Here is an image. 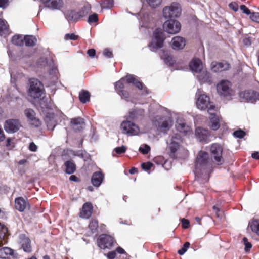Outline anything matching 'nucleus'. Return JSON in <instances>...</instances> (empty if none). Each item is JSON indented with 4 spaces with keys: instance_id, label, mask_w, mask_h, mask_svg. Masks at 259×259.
<instances>
[{
    "instance_id": "obj_1",
    "label": "nucleus",
    "mask_w": 259,
    "mask_h": 259,
    "mask_svg": "<svg viewBox=\"0 0 259 259\" xmlns=\"http://www.w3.org/2000/svg\"><path fill=\"white\" fill-rule=\"evenodd\" d=\"M130 83L135 85L139 89L143 90V94L147 93V89L143 87L141 82L138 81L133 75H127L115 83V90L122 98L126 99L129 97V93L124 89L127 88V85Z\"/></svg>"
},
{
    "instance_id": "obj_2",
    "label": "nucleus",
    "mask_w": 259,
    "mask_h": 259,
    "mask_svg": "<svg viewBox=\"0 0 259 259\" xmlns=\"http://www.w3.org/2000/svg\"><path fill=\"white\" fill-rule=\"evenodd\" d=\"M212 168L211 163L209 159L208 154L204 151H200L197 155L195 174L199 177L201 175H204L207 179Z\"/></svg>"
},
{
    "instance_id": "obj_3",
    "label": "nucleus",
    "mask_w": 259,
    "mask_h": 259,
    "mask_svg": "<svg viewBox=\"0 0 259 259\" xmlns=\"http://www.w3.org/2000/svg\"><path fill=\"white\" fill-rule=\"evenodd\" d=\"M138 112L142 114L143 111L139 110ZM137 114L138 111L133 110L130 112L127 116V120L122 122L120 125V128L123 134H126L128 136H136L138 135L140 133L139 127L135 123L128 120V119H135L137 118Z\"/></svg>"
},
{
    "instance_id": "obj_4",
    "label": "nucleus",
    "mask_w": 259,
    "mask_h": 259,
    "mask_svg": "<svg viewBox=\"0 0 259 259\" xmlns=\"http://www.w3.org/2000/svg\"><path fill=\"white\" fill-rule=\"evenodd\" d=\"M182 13V8L179 3L173 2L170 5L165 6L162 10V15L165 19L178 18Z\"/></svg>"
},
{
    "instance_id": "obj_5",
    "label": "nucleus",
    "mask_w": 259,
    "mask_h": 259,
    "mask_svg": "<svg viewBox=\"0 0 259 259\" xmlns=\"http://www.w3.org/2000/svg\"><path fill=\"white\" fill-rule=\"evenodd\" d=\"M44 85L37 79L32 78L29 80V95L34 98H40L44 93Z\"/></svg>"
},
{
    "instance_id": "obj_6",
    "label": "nucleus",
    "mask_w": 259,
    "mask_h": 259,
    "mask_svg": "<svg viewBox=\"0 0 259 259\" xmlns=\"http://www.w3.org/2000/svg\"><path fill=\"white\" fill-rule=\"evenodd\" d=\"M222 146L218 143L212 144L210 148L211 157L214 163L217 165H222L224 163V158L222 156Z\"/></svg>"
},
{
    "instance_id": "obj_7",
    "label": "nucleus",
    "mask_w": 259,
    "mask_h": 259,
    "mask_svg": "<svg viewBox=\"0 0 259 259\" xmlns=\"http://www.w3.org/2000/svg\"><path fill=\"white\" fill-rule=\"evenodd\" d=\"M153 125L161 132H166L172 125V120L169 117H156L153 120Z\"/></svg>"
},
{
    "instance_id": "obj_8",
    "label": "nucleus",
    "mask_w": 259,
    "mask_h": 259,
    "mask_svg": "<svg viewBox=\"0 0 259 259\" xmlns=\"http://www.w3.org/2000/svg\"><path fill=\"white\" fill-rule=\"evenodd\" d=\"M163 41V33L161 30L156 29L153 32V38L148 46L151 51H154L162 47Z\"/></svg>"
},
{
    "instance_id": "obj_9",
    "label": "nucleus",
    "mask_w": 259,
    "mask_h": 259,
    "mask_svg": "<svg viewBox=\"0 0 259 259\" xmlns=\"http://www.w3.org/2000/svg\"><path fill=\"white\" fill-rule=\"evenodd\" d=\"M181 28L180 23L178 20L172 19L166 20L163 24V30L171 34H175L179 32Z\"/></svg>"
},
{
    "instance_id": "obj_10",
    "label": "nucleus",
    "mask_w": 259,
    "mask_h": 259,
    "mask_svg": "<svg viewBox=\"0 0 259 259\" xmlns=\"http://www.w3.org/2000/svg\"><path fill=\"white\" fill-rule=\"evenodd\" d=\"M217 90L219 94L224 97L231 96L233 94L231 83L228 80H221L217 85Z\"/></svg>"
},
{
    "instance_id": "obj_11",
    "label": "nucleus",
    "mask_w": 259,
    "mask_h": 259,
    "mask_svg": "<svg viewBox=\"0 0 259 259\" xmlns=\"http://www.w3.org/2000/svg\"><path fill=\"white\" fill-rule=\"evenodd\" d=\"M197 97L196 106L197 108L201 110H204L208 107L211 103L209 97L204 93H202L200 91H198L196 94Z\"/></svg>"
},
{
    "instance_id": "obj_12",
    "label": "nucleus",
    "mask_w": 259,
    "mask_h": 259,
    "mask_svg": "<svg viewBox=\"0 0 259 259\" xmlns=\"http://www.w3.org/2000/svg\"><path fill=\"white\" fill-rule=\"evenodd\" d=\"M182 138L180 134H175L172 135L167 141L168 148L171 153L175 154L180 147Z\"/></svg>"
},
{
    "instance_id": "obj_13",
    "label": "nucleus",
    "mask_w": 259,
    "mask_h": 259,
    "mask_svg": "<svg viewBox=\"0 0 259 259\" xmlns=\"http://www.w3.org/2000/svg\"><path fill=\"white\" fill-rule=\"evenodd\" d=\"M114 238L110 235L102 234L98 240V246L102 249L110 248L114 243Z\"/></svg>"
},
{
    "instance_id": "obj_14",
    "label": "nucleus",
    "mask_w": 259,
    "mask_h": 259,
    "mask_svg": "<svg viewBox=\"0 0 259 259\" xmlns=\"http://www.w3.org/2000/svg\"><path fill=\"white\" fill-rule=\"evenodd\" d=\"M239 97L244 101L252 103L259 99V93L253 90H247L240 93Z\"/></svg>"
},
{
    "instance_id": "obj_15",
    "label": "nucleus",
    "mask_w": 259,
    "mask_h": 259,
    "mask_svg": "<svg viewBox=\"0 0 259 259\" xmlns=\"http://www.w3.org/2000/svg\"><path fill=\"white\" fill-rule=\"evenodd\" d=\"M21 127V124L17 119H9L7 120L4 124L5 131L10 133L16 132Z\"/></svg>"
},
{
    "instance_id": "obj_16",
    "label": "nucleus",
    "mask_w": 259,
    "mask_h": 259,
    "mask_svg": "<svg viewBox=\"0 0 259 259\" xmlns=\"http://www.w3.org/2000/svg\"><path fill=\"white\" fill-rule=\"evenodd\" d=\"M45 6L53 10H61L64 6L63 0H40Z\"/></svg>"
},
{
    "instance_id": "obj_17",
    "label": "nucleus",
    "mask_w": 259,
    "mask_h": 259,
    "mask_svg": "<svg viewBox=\"0 0 259 259\" xmlns=\"http://www.w3.org/2000/svg\"><path fill=\"white\" fill-rule=\"evenodd\" d=\"M230 64L226 61L221 62H212L211 64V69L213 72H221L227 70L230 68Z\"/></svg>"
},
{
    "instance_id": "obj_18",
    "label": "nucleus",
    "mask_w": 259,
    "mask_h": 259,
    "mask_svg": "<svg viewBox=\"0 0 259 259\" xmlns=\"http://www.w3.org/2000/svg\"><path fill=\"white\" fill-rule=\"evenodd\" d=\"M19 239V243L21 248L26 252H31L32 248L30 239L24 234H21Z\"/></svg>"
},
{
    "instance_id": "obj_19",
    "label": "nucleus",
    "mask_w": 259,
    "mask_h": 259,
    "mask_svg": "<svg viewBox=\"0 0 259 259\" xmlns=\"http://www.w3.org/2000/svg\"><path fill=\"white\" fill-rule=\"evenodd\" d=\"M186 45L185 39L180 36L174 37L171 41V46L175 50H179L183 49Z\"/></svg>"
},
{
    "instance_id": "obj_20",
    "label": "nucleus",
    "mask_w": 259,
    "mask_h": 259,
    "mask_svg": "<svg viewBox=\"0 0 259 259\" xmlns=\"http://www.w3.org/2000/svg\"><path fill=\"white\" fill-rule=\"evenodd\" d=\"M190 68L194 73L200 72L204 68L201 61L197 58L193 59L191 61L190 63Z\"/></svg>"
},
{
    "instance_id": "obj_21",
    "label": "nucleus",
    "mask_w": 259,
    "mask_h": 259,
    "mask_svg": "<svg viewBox=\"0 0 259 259\" xmlns=\"http://www.w3.org/2000/svg\"><path fill=\"white\" fill-rule=\"evenodd\" d=\"M177 130L180 133H184L186 135H189L191 132V127L186 125L183 120H178L176 124Z\"/></svg>"
},
{
    "instance_id": "obj_22",
    "label": "nucleus",
    "mask_w": 259,
    "mask_h": 259,
    "mask_svg": "<svg viewBox=\"0 0 259 259\" xmlns=\"http://www.w3.org/2000/svg\"><path fill=\"white\" fill-rule=\"evenodd\" d=\"M209 134V132L207 130L201 127H197L196 128L195 136L200 141H206Z\"/></svg>"
},
{
    "instance_id": "obj_23",
    "label": "nucleus",
    "mask_w": 259,
    "mask_h": 259,
    "mask_svg": "<svg viewBox=\"0 0 259 259\" xmlns=\"http://www.w3.org/2000/svg\"><path fill=\"white\" fill-rule=\"evenodd\" d=\"M93 206L91 203L87 202L82 206V210L80 213V217L88 219L91 217L92 213Z\"/></svg>"
},
{
    "instance_id": "obj_24",
    "label": "nucleus",
    "mask_w": 259,
    "mask_h": 259,
    "mask_svg": "<svg viewBox=\"0 0 259 259\" xmlns=\"http://www.w3.org/2000/svg\"><path fill=\"white\" fill-rule=\"evenodd\" d=\"M196 74H197L196 77L200 82H206L210 81V74L205 68H204Z\"/></svg>"
},
{
    "instance_id": "obj_25",
    "label": "nucleus",
    "mask_w": 259,
    "mask_h": 259,
    "mask_svg": "<svg viewBox=\"0 0 259 259\" xmlns=\"http://www.w3.org/2000/svg\"><path fill=\"white\" fill-rule=\"evenodd\" d=\"M71 123L73 128L76 131H80L85 126L84 120L80 117L72 119Z\"/></svg>"
},
{
    "instance_id": "obj_26",
    "label": "nucleus",
    "mask_w": 259,
    "mask_h": 259,
    "mask_svg": "<svg viewBox=\"0 0 259 259\" xmlns=\"http://www.w3.org/2000/svg\"><path fill=\"white\" fill-rule=\"evenodd\" d=\"M15 207L19 211H23L28 205V203L22 197H19L15 199Z\"/></svg>"
},
{
    "instance_id": "obj_27",
    "label": "nucleus",
    "mask_w": 259,
    "mask_h": 259,
    "mask_svg": "<svg viewBox=\"0 0 259 259\" xmlns=\"http://www.w3.org/2000/svg\"><path fill=\"white\" fill-rule=\"evenodd\" d=\"M14 254V250L9 247H5L0 249V257L3 259H9Z\"/></svg>"
},
{
    "instance_id": "obj_28",
    "label": "nucleus",
    "mask_w": 259,
    "mask_h": 259,
    "mask_svg": "<svg viewBox=\"0 0 259 259\" xmlns=\"http://www.w3.org/2000/svg\"><path fill=\"white\" fill-rule=\"evenodd\" d=\"M103 179V175L101 172H95L92 178V183L95 186H99Z\"/></svg>"
},
{
    "instance_id": "obj_29",
    "label": "nucleus",
    "mask_w": 259,
    "mask_h": 259,
    "mask_svg": "<svg viewBox=\"0 0 259 259\" xmlns=\"http://www.w3.org/2000/svg\"><path fill=\"white\" fill-rule=\"evenodd\" d=\"M47 127L49 130H53L56 126V121L54 118V115L50 114L46 116L45 119Z\"/></svg>"
},
{
    "instance_id": "obj_30",
    "label": "nucleus",
    "mask_w": 259,
    "mask_h": 259,
    "mask_svg": "<svg viewBox=\"0 0 259 259\" xmlns=\"http://www.w3.org/2000/svg\"><path fill=\"white\" fill-rule=\"evenodd\" d=\"M8 235V229L4 225L0 223V246L5 243V238Z\"/></svg>"
},
{
    "instance_id": "obj_31",
    "label": "nucleus",
    "mask_w": 259,
    "mask_h": 259,
    "mask_svg": "<svg viewBox=\"0 0 259 259\" xmlns=\"http://www.w3.org/2000/svg\"><path fill=\"white\" fill-rule=\"evenodd\" d=\"M64 165L66 167V172L68 174H72L76 170V165L72 161H67L65 162Z\"/></svg>"
},
{
    "instance_id": "obj_32",
    "label": "nucleus",
    "mask_w": 259,
    "mask_h": 259,
    "mask_svg": "<svg viewBox=\"0 0 259 259\" xmlns=\"http://www.w3.org/2000/svg\"><path fill=\"white\" fill-rule=\"evenodd\" d=\"M26 46H34L36 42L37 38L33 35H27L23 38V41Z\"/></svg>"
},
{
    "instance_id": "obj_33",
    "label": "nucleus",
    "mask_w": 259,
    "mask_h": 259,
    "mask_svg": "<svg viewBox=\"0 0 259 259\" xmlns=\"http://www.w3.org/2000/svg\"><path fill=\"white\" fill-rule=\"evenodd\" d=\"M210 127L213 130H218L220 126V120L218 116H214L213 117H210Z\"/></svg>"
},
{
    "instance_id": "obj_34",
    "label": "nucleus",
    "mask_w": 259,
    "mask_h": 259,
    "mask_svg": "<svg viewBox=\"0 0 259 259\" xmlns=\"http://www.w3.org/2000/svg\"><path fill=\"white\" fill-rule=\"evenodd\" d=\"M8 31V25L7 21L0 19V35L6 34Z\"/></svg>"
},
{
    "instance_id": "obj_35",
    "label": "nucleus",
    "mask_w": 259,
    "mask_h": 259,
    "mask_svg": "<svg viewBox=\"0 0 259 259\" xmlns=\"http://www.w3.org/2000/svg\"><path fill=\"white\" fill-rule=\"evenodd\" d=\"M79 100L82 103H85L88 102L90 99V93L89 92L82 90L79 95Z\"/></svg>"
},
{
    "instance_id": "obj_36",
    "label": "nucleus",
    "mask_w": 259,
    "mask_h": 259,
    "mask_svg": "<svg viewBox=\"0 0 259 259\" xmlns=\"http://www.w3.org/2000/svg\"><path fill=\"white\" fill-rule=\"evenodd\" d=\"M98 228V222L95 219H92L89 224V228L91 231V233L93 234L96 233Z\"/></svg>"
},
{
    "instance_id": "obj_37",
    "label": "nucleus",
    "mask_w": 259,
    "mask_h": 259,
    "mask_svg": "<svg viewBox=\"0 0 259 259\" xmlns=\"http://www.w3.org/2000/svg\"><path fill=\"white\" fill-rule=\"evenodd\" d=\"M250 227L253 232L259 236V220L253 221L250 224Z\"/></svg>"
},
{
    "instance_id": "obj_38",
    "label": "nucleus",
    "mask_w": 259,
    "mask_h": 259,
    "mask_svg": "<svg viewBox=\"0 0 259 259\" xmlns=\"http://www.w3.org/2000/svg\"><path fill=\"white\" fill-rule=\"evenodd\" d=\"M147 4L151 8H156L159 7L161 3L162 0H145Z\"/></svg>"
},
{
    "instance_id": "obj_39",
    "label": "nucleus",
    "mask_w": 259,
    "mask_h": 259,
    "mask_svg": "<svg viewBox=\"0 0 259 259\" xmlns=\"http://www.w3.org/2000/svg\"><path fill=\"white\" fill-rule=\"evenodd\" d=\"M12 42L15 45L21 46L23 45V38L21 35H15L13 37Z\"/></svg>"
},
{
    "instance_id": "obj_40",
    "label": "nucleus",
    "mask_w": 259,
    "mask_h": 259,
    "mask_svg": "<svg viewBox=\"0 0 259 259\" xmlns=\"http://www.w3.org/2000/svg\"><path fill=\"white\" fill-rule=\"evenodd\" d=\"M65 18L68 20L71 21L76 19L77 14L72 11H68L64 13Z\"/></svg>"
},
{
    "instance_id": "obj_41",
    "label": "nucleus",
    "mask_w": 259,
    "mask_h": 259,
    "mask_svg": "<svg viewBox=\"0 0 259 259\" xmlns=\"http://www.w3.org/2000/svg\"><path fill=\"white\" fill-rule=\"evenodd\" d=\"M24 112L29 121H30L35 117V112L31 109H27L25 110Z\"/></svg>"
},
{
    "instance_id": "obj_42",
    "label": "nucleus",
    "mask_w": 259,
    "mask_h": 259,
    "mask_svg": "<svg viewBox=\"0 0 259 259\" xmlns=\"http://www.w3.org/2000/svg\"><path fill=\"white\" fill-rule=\"evenodd\" d=\"M90 10V7L85 6L82 8V9L77 14L79 17H82L86 16Z\"/></svg>"
},
{
    "instance_id": "obj_43",
    "label": "nucleus",
    "mask_w": 259,
    "mask_h": 259,
    "mask_svg": "<svg viewBox=\"0 0 259 259\" xmlns=\"http://www.w3.org/2000/svg\"><path fill=\"white\" fill-rule=\"evenodd\" d=\"M150 147L147 144L142 145L139 147V151L143 154H147L150 150Z\"/></svg>"
},
{
    "instance_id": "obj_44",
    "label": "nucleus",
    "mask_w": 259,
    "mask_h": 259,
    "mask_svg": "<svg viewBox=\"0 0 259 259\" xmlns=\"http://www.w3.org/2000/svg\"><path fill=\"white\" fill-rule=\"evenodd\" d=\"M207 109H208V112L209 114L210 115V117L217 116L215 113V107L213 105H212L210 103V105H209L208 107L207 108Z\"/></svg>"
},
{
    "instance_id": "obj_45",
    "label": "nucleus",
    "mask_w": 259,
    "mask_h": 259,
    "mask_svg": "<svg viewBox=\"0 0 259 259\" xmlns=\"http://www.w3.org/2000/svg\"><path fill=\"white\" fill-rule=\"evenodd\" d=\"M213 209L215 211L217 217L218 218H222L223 217V211L220 210L218 204H217L213 206Z\"/></svg>"
},
{
    "instance_id": "obj_46",
    "label": "nucleus",
    "mask_w": 259,
    "mask_h": 259,
    "mask_svg": "<svg viewBox=\"0 0 259 259\" xmlns=\"http://www.w3.org/2000/svg\"><path fill=\"white\" fill-rule=\"evenodd\" d=\"M190 245V243L188 242H186L183 245L182 249H180L178 251V253L180 255L184 254L187 250L188 248L189 247Z\"/></svg>"
},
{
    "instance_id": "obj_47",
    "label": "nucleus",
    "mask_w": 259,
    "mask_h": 259,
    "mask_svg": "<svg viewBox=\"0 0 259 259\" xmlns=\"http://www.w3.org/2000/svg\"><path fill=\"white\" fill-rule=\"evenodd\" d=\"M243 242L244 245H245V250L246 252L249 251V250L252 247V244L250 242H248V239L245 237L243 238Z\"/></svg>"
},
{
    "instance_id": "obj_48",
    "label": "nucleus",
    "mask_w": 259,
    "mask_h": 259,
    "mask_svg": "<svg viewBox=\"0 0 259 259\" xmlns=\"http://www.w3.org/2000/svg\"><path fill=\"white\" fill-rule=\"evenodd\" d=\"M233 135L239 138H242L245 135V133L241 130H239L234 132Z\"/></svg>"
},
{
    "instance_id": "obj_49",
    "label": "nucleus",
    "mask_w": 259,
    "mask_h": 259,
    "mask_svg": "<svg viewBox=\"0 0 259 259\" xmlns=\"http://www.w3.org/2000/svg\"><path fill=\"white\" fill-rule=\"evenodd\" d=\"M250 18L253 21L259 23V13H252L250 16Z\"/></svg>"
},
{
    "instance_id": "obj_50",
    "label": "nucleus",
    "mask_w": 259,
    "mask_h": 259,
    "mask_svg": "<svg viewBox=\"0 0 259 259\" xmlns=\"http://www.w3.org/2000/svg\"><path fill=\"white\" fill-rule=\"evenodd\" d=\"M126 148L125 146H122L121 147H118L114 149V151L117 154H120L125 152Z\"/></svg>"
},
{
    "instance_id": "obj_51",
    "label": "nucleus",
    "mask_w": 259,
    "mask_h": 259,
    "mask_svg": "<svg viewBox=\"0 0 259 259\" xmlns=\"http://www.w3.org/2000/svg\"><path fill=\"white\" fill-rule=\"evenodd\" d=\"M30 123L35 127H38L41 124V122L39 119L35 117L32 119L30 121H29Z\"/></svg>"
},
{
    "instance_id": "obj_52",
    "label": "nucleus",
    "mask_w": 259,
    "mask_h": 259,
    "mask_svg": "<svg viewBox=\"0 0 259 259\" xmlns=\"http://www.w3.org/2000/svg\"><path fill=\"white\" fill-rule=\"evenodd\" d=\"M78 38V36L75 35L74 33L72 34H66L64 36L65 40H76Z\"/></svg>"
},
{
    "instance_id": "obj_53",
    "label": "nucleus",
    "mask_w": 259,
    "mask_h": 259,
    "mask_svg": "<svg viewBox=\"0 0 259 259\" xmlns=\"http://www.w3.org/2000/svg\"><path fill=\"white\" fill-rule=\"evenodd\" d=\"M98 20V16L96 14H94L93 15H90L88 18V22L89 23H92L93 22H95Z\"/></svg>"
},
{
    "instance_id": "obj_54",
    "label": "nucleus",
    "mask_w": 259,
    "mask_h": 259,
    "mask_svg": "<svg viewBox=\"0 0 259 259\" xmlns=\"http://www.w3.org/2000/svg\"><path fill=\"white\" fill-rule=\"evenodd\" d=\"M71 154L74 156H77L78 157L83 158L86 153L83 151H71Z\"/></svg>"
},
{
    "instance_id": "obj_55",
    "label": "nucleus",
    "mask_w": 259,
    "mask_h": 259,
    "mask_svg": "<svg viewBox=\"0 0 259 259\" xmlns=\"http://www.w3.org/2000/svg\"><path fill=\"white\" fill-rule=\"evenodd\" d=\"M240 10L242 11L243 13L249 15H251L250 11V10L245 6L244 5H241L240 6Z\"/></svg>"
},
{
    "instance_id": "obj_56",
    "label": "nucleus",
    "mask_w": 259,
    "mask_h": 259,
    "mask_svg": "<svg viewBox=\"0 0 259 259\" xmlns=\"http://www.w3.org/2000/svg\"><path fill=\"white\" fill-rule=\"evenodd\" d=\"M229 6L230 9L236 12L238 10V5L236 2H233L229 4Z\"/></svg>"
},
{
    "instance_id": "obj_57",
    "label": "nucleus",
    "mask_w": 259,
    "mask_h": 259,
    "mask_svg": "<svg viewBox=\"0 0 259 259\" xmlns=\"http://www.w3.org/2000/svg\"><path fill=\"white\" fill-rule=\"evenodd\" d=\"M152 166L153 164L151 162L144 163L142 164V168L146 170H149Z\"/></svg>"
},
{
    "instance_id": "obj_58",
    "label": "nucleus",
    "mask_w": 259,
    "mask_h": 259,
    "mask_svg": "<svg viewBox=\"0 0 259 259\" xmlns=\"http://www.w3.org/2000/svg\"><path fill=\"white\" fill-rule=\"evenodd\" d=\"M103 55L108 58H111L113 57L112 52L109 49H105L103 51Z\"/></svg>"
},
{
    "instance_id": "obj_59",
    "label": "nucleus",
    "mask_w": 259,
    "mask_h": 259,
    "mask_svg": "<svg viewBox=\"0 0 259 259\" xmlns=\"http://www.w3.org/2000/svg\"><path fill=\"white\" fill-rule=\"evenodd\" d=\"M9 5V0H0V8H5Z\"/></svg>"
},
{
    "instance_id": "obj_60",
    "label": "nucleus",
    "mask_w": 259,
    "mask_h": 259,
    "mask_svg": "<svg viewBox=\"0 0 259 259\" xmlns=\"http://www.w3.org/2000/svg\"><path fill=\"white\" fill-rule=\"evenodd\" d=\"M29 149L31 151L35 152L37 151V146L33 142H31L29 145Z\"/></svg>"
},
{
    "instance_id": "obj_61",
    "label": "nucleus",
    "mask_w": 259,
    "mask_h": 259,
    "mask_svg": "<svg viewBox=\"0 0 259 259\" xmlns=\"http://www.w3.org/2000/svg\"><path fill=\"white\" fill-rule=\"evenodd\" d=\"M181 222L183 228L185 229L188 228L189 225V222L188 220L183 218L182 219Z\"/></svg>"
},
{
    "instance_id": "obj_62",
    "label": "nucleus",
    "mask_w": 259,
    "mask_h": 259,
    "mask_svg": "<svg viewBox=\"0 0 259 259\" xmlns=\"http://www.w3.org/2000/svg\"><path fill=\"white\" fill-rule=\"evenodd\" d=\"M116 255V252L115 251H110L107 254V257L109 259H114Z\"/></svg>"
},
{
    "instance_id": "obj_63",
    "label": "nucleus",
    "mask_w": 259,
    "mask_h": 259,
    "mask_svg": "<svg viewBox=\"0 0 259 259\" xmlns=\"http://www.w3.org/2000/svg\"><path fill=\"white\" fill-rule=\"evenodd\" d=\"M88 55L91 57H94L96 54V51L94 49H91L87 51Z\"/></svg>"
},
{
    "instance_id": "obj_64",
    "label": "nucleus",
    "mask_w": 259,
    "mask_h": 259,
    "mask_svg": "<svg viewBox=\"0 0 259 259\" xmlns=\"http://www.w3.org/2000/svg\"><path fill=\"white\" fill-rule=\"evenodd\" d=\"M57 72H58L57 69L55 67H53L49 70V74L50 75H56V74L57 73Z\"/></svg>"
}]
</instances>
